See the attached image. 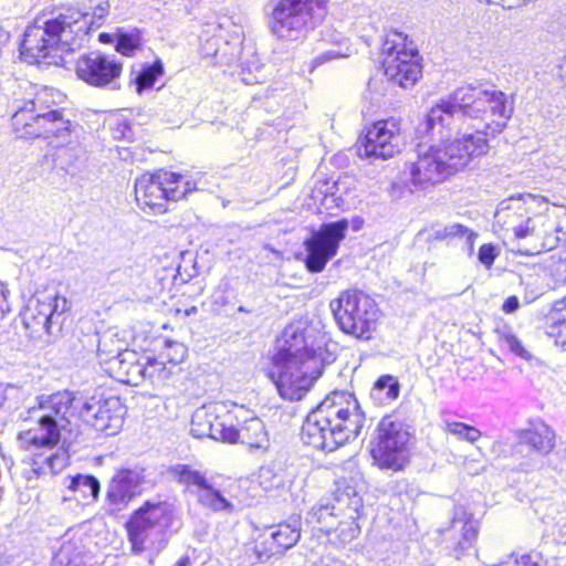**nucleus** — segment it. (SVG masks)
Returning <instances> with one entry per match:
<instances>
[{
	"label": "nucleus",
	"instance_id": "nucleus-1",
	"mask_svg": "<svg viewBox=\"0 0 566 566\" xmlns=\"http://www.w3.org/2000/svg\"><path fill=\"white\" fill-rule=\"evenodd\" d=\"M78 409L80 399L70 391H57L36 397L33 406L20 412L22 421L36 424L19 433L21 442L31 451L12 472L24 479L27 486L61 472L67 465L69 455L56 449V444L61 439L66 442L69 438L64 434L71 436L76 428Z\"/></svg>",
	"mask_w": 566,
	"mask_h": 566
},
{
	"label": "nucleus",
	"instance_id": "nucleus-2",
	"mask_svg": "<svg viewBox=\"0 0 566 566\" xmlns=\"http://www.w3.org/2000/svg\"><path fill=\"white\" fill-rule=\"evenodd\" d=\"M13 95L11 120L15 133L20 137L50 139L53 151L46 158H51L54 168L70 176L78 175L87 161L86 149L74 135L72 123L53 108L50 90H39L24 81Z\"/></svg>",
	"mask_w": 566,
	"mask_h": 566
},
{
	"label": "nucleus",
	"instance_id": "nucleus-3",
	"mask_svg": "<svg viewBox=\"0 0 566 566\" xmlns=\"http://www.w3.org/2000/svg\"><path fill=\"white\" fill-rule=\"evenodd\" d=\"M336 355L328 348L325 336L302 322L287 325L277 339V350L269 376L281 398L301 400L322 376L325 366Z\"/></svg>",
	"mask_w": 566,
	"mask_h": 566
},
{
	"label": "nucleus",
	"instance_id": "nucleus-4",
	"mask_svg": "<svg viewBox=\"0 0 566 566\" xmlns=\"http://www.w3.org/2000/svg\"><path fill=\"white\" fill-rule=\"evenodd\" d=\"M514 108L513 95L468 84L432 106L426 115L422 129L443 139L452 134L457 122L469 119L486 129L485 134L497 136L506 128Z\"/></svg>",
	"mask_w": 566,
	"mask_h": 566
},
{
	"label": "nucleus",
	"instance_id": "nucleus-5",
	"mask_svg": "<svg viewBox=\"0 0 566 566\" xmlns=\"http://www.w3.org/2000/svg\"><path fill=\"white\" fill-rule=\"evenodd\" d=\"M109 2L103 1L93 9L92 15L76 8H66L55 17L43 21L42 25L27 28L20 53L29 63L64 65V53L81 49L87 41L93 25L99 28L109 12Z\"/></svg>",
	"mask_w": 566,
	"mask_h": 566
},
{
	"label": "nucleus",
	"instance_id": "nucleus-6",
	"mask_svg": "<svg viewBox=\"0 0 566 566\" xmlns=\"http://www.w3.org/2000/svg\"><path fill=\"white\" fill-rule=\"evenodd\" d=\"M366 417L352 392L335 390L306 416L301 438L304 444L332 452L356 439Z\"/></svg>",
	"mask_w": 566,
	"mask_h": 566
},
{
	"label": "nucleus",
	"instance_id": "nucleus-7",
	"mask_svg": "<svg viewBox=\"0 0 566 566\" xmlns=\"http://www.w3.org/2000/svg\"><path fill=\"white\" fill-rule=\"evenodd\" d=\"M327 3L328 0H268V27L277 40L297 41L323 21Z\"/></svg>",
	"mask_w": 566,
	"mask_h": 566
},
{
	"label": "nucleus",
	"instance_id": "nucleus-8",
	"mask_svg": "<svg viewBox=\"0 0 566 566\" xmlns=\"http://www.w3.org/2000/svg\"><path fill=\"white\" fill-rule=\"evenodd\" d=\"M174 523V509L169 503L146 501L130 514L125 525L132 552L159 554L168 544Z\"/></svg>",
	"mask_w": 566,
	"mask_h": 566
},
{
	"label": "nucleus",
	"instance_id": "nucleus-9",
	"mask_svg": "<svg viewBox=\"0 0 566 566\" xmlns=\"http://www.w3.org/2000/svg\"><path fill=\"white\" fill-rule=\"evenodd\" d=\"M331 311L339 329L361 340H369L379 319L374 298L359 290H346L331 301Z\"/></svg>",
	"mask_w": 566,
	"mask_h": 566
},
{
	"label": "nucleus",
	"instance_id": "nucleus-10",
	"mask_svg": "<svg viewBox=\"0 0 566 566\" xmlns=\"http://www.w3.org/2000/svg\"><path fill=\"white\" fill-rule=\"evenodd\" d=\"M423 125L424 120L419 125L418 132L430 136L433 140L439 142V144L428 146L419 144L417 146L416 159L408 161L403 171V174L408 176L407 181L410 191L440 184L457 172L444 146V142L449 139L451 135L440 139L438 135L426 133L422 129Z\"/></svg>",
	"mask_w": 566,
	"mask_h": 566
},
{
	"label": "nucleus",
	"instance_id": "nucleus-11",
	"mask_svg": "<svg viewBox=\"0 0 566 566\" xmlns=\"http://www.w3.org/2000/svg\"><path fill=\"white\" fill-rule=\"evenodd\" d=\"M384 73L401 87L413 86L420 78L422 66L418 50L408 45V35L400 31L387 34L382 43Z\"/></svg>",
	"mask_w": 566,
	"mask_h": 566
},
{
	"label": "nucleus",
	"instance_id": "nucleus-12",
	"mask_svg": "<svg viewBox=\"0 0 566 566\" xmlns=\"http://www.w3.org/2000/svg\"><path fill=\"white\" fill-rule=\"evenodd\" d=\"M409 440L410 433L402 422L384 418L377 427L371 457L379 468L399 471L408 462Z\"/></svg>",
	"mask_w": 566,
	"mask_h": 566
},
{
	"label": "nucleus",
	"instance_id": "nucleus-13",
	"mask_svg": "<svg viewBox=\"0 0 566 566\" xmlns=\"http://www.w3.org/2000/svg\"><path fill=\"white\" fill-rule=\"evenodd\" d=\"M555 432L545 422L532 421L516 433L512 454L522 471H532L542 464V459L555 448Z\"/></svg>",
	"mask_w": 566,
	"mask_h": 566
},
{
	"label": "nucleus",
	"instance_id": "nucleus-14",
	"mask_svg": "<svg viewBox=\"0 0 566 566\" xmlns=\"http://www.w3.org/2000/svg\"><path fill=\"white\" fill-rule=\"evenodd\" d=\"M125 413L126 407L117 396L96 392L85 400L80 399L78 419L107 436L119 431Z\"/></svg>",
	"mask_w": 566,
	"mask_h": 566
},
{
	"label": "nucleus",
	"instance_id": "nucleus-15",
	"mask_svg": "<svg viewBox=\"0 0 566 566\" xmlns=\"http://www.w3.org/2000/svg\"><path fill=\"white\" fill-rule=\"evenodd\" d=\"M349 223L347 219L325 222L313 231L304 242L306 249L305 265L312 273L322 272L339 249L345 239Z\"/></svg>",
	"mask_w": 566,
	"mask_h": 566
},
{
	"label": "nucleus",
	"instance_id": "nucleus-16",
	"mask_svg": "<svg viewBox=\"0 0 566 566\" xmlns=\"http://www.w3.org/2000/svg\"><path fill=\"white\" fill-rule=\"evenodd\" d=\"M76 75L87 85L119 90L123 62L114 54L91 52L82 54L76 61Z\"/></svg>",
	"mask_w": 566,
	"mask_h": 566
},
{
	"label": "nucleus",
	"instance_id": "nucleus-17",
	"mask_svg": "<svg viewBox=\"0 0 566 566\" xmlns=\"http://www.w3.org/2000/svg\"><path fill=\"white\" fill-rule=\"evenodd\" d=\"M400 142L399 127L394 118L378 120L359 137L356 144L357 154L369 159L391 158L400 151Z\"/></svg>",
	"mask_w": 566,
	"mask_h": 566
},
{
	"label": "nucleus",
	"instance_id": "nucleus-18",
	"mask_svg": "<svg viewBox=\"0 0 566 566\" xmlns=\"http://www.w3.org/2000/svg\"><path fill=\"white\" fill-rule=\"evenodd\" d=\"M178 180L177 172L159 170L155 174H144L135 181V197L140 209L151 210L155 214L168 210L171 186Z\"/></svg>",
	"mask_w": 566,
	"mask_h": 566
},
{
	"label": "nucleus",
	"instance_id": "nucleus-19",
	"mask_svg": "<svg viewBox=\"0 0 566 566\" xmlns=\"http://www.w3.org/2000/svg\"><path fill=\"white\" fill-rule=\"evenodd\" d=\"M190 432L196 438H210L216 441H231L234 432L233 417L220 403L205 405L191 417Z\"/></svg>",
	"mask_w": 566,
	"mask_h": 566
},
{
	"label": "nucleus",
	"instance_id": "nucleus-20",
	"mask_svg": "<svg viewBox=\"0 0 566 566\" xmlns=\"http://www.w3.org/2000/svg\"><path fill=\"white\" fill-rule=\"evenodd\" d=\"M486 129L471 122L461 136L453 140L447 139L444 146L457 171L468 167L474 159L488 154L489 140L494 135L485 134Z\"/></svg>",
	"mask_w": 566,
	"mask_h": 566
},
{
	"label": "nucleus",
	"instance_id": "nucleus-21",
	"mask_svg": "<svg viewBox=\"0 0 566 566\" xmlns=\"http://www.w3.org/2000/svg\"><path fill=\"white\" fill-rule=\"evenodd\" d=\"M66 297L59 294H42L31 300L23 313V324L32 332L51 333L54 324L61 325L60 317L67 311Z\"/></svg>",
	"mask_w": 566,
	"mask_h": 566
},
{
	"label": "nucleus",
	"instance_id": "nucleus-22",
	"mask_svg": "<svg viewBox=\"0 0 566 566\" xmlns=\"http://www.w3.org/2000/svg\"><path fill=\"white\" fill-rule=\"evenodd\" d=\"M143 483L144 474L140 470H118L107 485L105 497L106 512L108 514H116L125 510L136 496L142 494Z\"/></svg>",
	"mask_w": 566,
	"mask_h": 566
},
{
	"label": "nucleus",
	"instance_id": "nucleus-23",
	"mask_svg": "<svg viewBox=\"0 0 566 566\" xmlns=\"http://www.w3.org/2000/svg\"><path fill=\"white\" fill-rule=\"evenodd\" d=\"M543 216L531 217L520 198H510L502 201L495 211V223L511 230L516 240L537 235V224Z\"/></svg>",
	"mask_w": 566,
	"mask_h": 566
},
{
	"label": "nucleus",
	"instance_id": "nucleus-24",
	"mask_svg": "<svg viewBox=\"0 0 566 566\" xmlns=\"http://www.w3.org/2000/svg\"><path fill=\"white\" fill-rule=\"evenodd\" d=\"M354 489L346 491L333 499H321L306 514V522L317 526L319 531L331 535L336 521L345 512L348 497L352 496Z\"/></svg>",
	"mask_w": 566,
	"mask_h": 566
},
{
	"label": "nucleus",
	"instance_id": "nucleus-25",
	"mask_svg": "<svg viewBox=\"0 0 566 566\" xmlns=\"http://www.w3.org/2000/svg\"><path fill=\"white\" fill-rule=\"evenodd\" d=\"M142 359L143 355L127 347L113 360H109L104 370L119 382L137 386L142 382Z\"/></svg>",
	"mask_w": 566,
	"mask_h": 566
},
{
	"label": "nucleus",
	"instance_id": "nucleus-26",
	"mask_svg": "<svg viewBox=\"0 0 566 566\" xmlns=\"http://www.w3.org/2000/svg\"><path fill=\"white\" fill-rule=\"evenodd\" d=\"M361 507V497L356 492H353L352 496L348 497L345 512L340 515L342 518L336 521L334 530H332L331 535H334V542H337L339 545H346L357 537L359 526L356 521L359 517Z\"/></svg>",
	"mask_w": 566,
	"mask_h": 566
},
{
	"label": "nucleus",
	"instance_id": "nucleus-27",
	"mask_svg": "<svg viewBox=\"0 0 566 566\" xmlns=\"http://www.w3.org/2000/svg\"><path fill=\"white\" fill-rule=\"evenodd\" d=\"M234 432L237 433V437L231 441H228V443H235L240 441L249 448L250 452L260 453L266 452L270 448V439L265 424L258 417L247 419L241 429H238L234 426Z\"/></svg>",
	"mask_w": 566,
	"mask_h": 566
},
{
	"label": "nucleus",
	"instance_id": "nucleus-28",
	"mask_svg": "<svg viewBox=\"0 0 566 566\" xmlns=\"http://www.w3.org/2000/svg\"><path fill=\"white\" fill-rule=\"evenodd\" d=\"M269 530L271 531L270 537L277 548L276 552L287 551L295 546L301 538V517L292 515Z\"/></svg>",
	"mask_w": 566,
	"mask_h": 566
},
{
	"label": "nucleus",
	"instance_id": "nucleus-29",
	"mask_svg": "<svg viewBox=\"0 0 566 566\" xmlns=\"http://www.w3.org/2000/svg\"><path fill=\"white\" fill-rule=\"evenodd\" d=\"M451 531L453 533H460L461 536L454 547L457 558H459L460 554H463L474 544L478 537V525L464 510L457 509L451 523Z\"/></svg>",
	"mask_w": 566,
	"mask_h": 566
},
{
	"label": "nucleus",
	"instance_id": "nucleus-30",
	"mask_svg": "<svg viewBox=\"0 0 566 566\" xmlns=\"http://www.w3.org/2000/svg\"><path fill=\"white\" fill-rule=\"evenodd\" d=\"M97 358L104 369L109 360L124 352L128 344L126 339L116 329L109 328L101 334H96Z\"/></svg>",
	"mask_w": 566,
	"mask_h": 566
},
{
	"label": "nucleus",
	"instance_id": "nucleus-31",
	"mask_svg": "<svg viewBox=\"0 0 566 566\" xmlns=\"http://www.w3.org/2000/svg\"><path fill=\"white\" fill-rule=\"evenodd\" d=\"M400 394V384L392 375L380 376L370 389V399L379 406H386L395 401Z\"/></svg>",
	"mask_w": 566,
	"mask_h": 566
},
{
	"label": "nucleus",
	"instance_id": "nucleus-32",
	"mask_svg": "<svg viewBox=\"0 0 566 566\" xmlns=\"http://www.w3.org/2000/svg\"><path fill=\"white\" fill-rule=\"evenodd\" d=\"M191 493L200 505L216 513H232L234 511L233 503L214 489L210 482L205 488L191 491Z\"/></svg>",
	"mask_w": 566,
	"mask_h": 566
},
{
	"label": "nucleus",
	"instance_id": "nucleus-33",
	"mask_svg": "<svg viewBox=\"0 0 566 566\" xmlns=\"http://www.w3.org/2000/svg\"><path fill=\"white\" fill-rule=\"evenodd\" d=\"M53 566H93L91 557L83 555L74 542H63L53 557Z\"/></svg>",
	"mask_w": 566,
	"mask_h": 566
},
{
	"label": "nucleus",
	"instance_id": "nucleus-34",
	"mask_svg": "<svg viewBox=\"0 0 566 566\" xmlns=\"http://www.w3.org/2000/svg\"><path fill=\"white\" fill-rule=\"evenodd\" d=\"M67 489L80 493L85 503H91L98 499L101 484L94 475L77 474L69 478Z\"/></svg>",
	"mask_w": 566,
	"mask_h": 566
},
{
	"label": "nucleus",
	"instance_id": "nucleus-35",
	"mask_svg": "<svg viewBox=\"0 0 566 566\" xmlns=\"http://www.w3.org/2000/svg\"><path fill=\"white\" fill-rule=\"evenodd\" d=\"M170 473L172 478L178 483L185 485L190 493L191 491L205 488L209 483L202 472L192 469L188 464H176L170 468Z\"/></svg>",
	"mask_w": 566,
	"mask_h": 566
},
{
	"label": "nucleus",
	"instance_id": "nucleus-36",
	"mask_svg": "<svg viewBox=\"0 0 566 566\" xmlns=\"http://www.w3.org/2000/svg\"><path fill=\"white\" fill-rule=\"evenodd\" d=\"M223 23L218 17H212L201 29L199 40L205 43L207 54L218 55L220 52L219 42L222 39Z\"/></svg>",
	"mask_w": 566,
	"mask_h": 566
},
{
	"label": "nucleus",
	"instance_id": "nucleus-37",
	"mask_svg": "<svg viewBox=\"0 0 566 566\" xmlns=\"http://www.w3.org/2000/svg\"><path fill=\"white\" fill-rule=\"evenodd\" d=\"M556 305L559 307L551 315L546 334L549 338L554 339L557 346L566 350V306L565 304H559V302Z\"/></svg>",
	"mask_w": 566,
	"mask_h": 566
},
{
	"label": "nucleus",
	"instance_id": "nucleus-38",
	"mask_svg": "<svg viewBox=\"0 0 566 566\" xmlns=\"http://www.w3.org/2000/svg\"><path fill=\"white\" fill-rule=\"evenodd\" d=\"M476 233L471 229L467 228L460 223H451L447 224L442 228H438L434 230V238L437 240H447L453 238H464L465 244L470 251L473 250L474 241L476 239Z\"/></svg>",
	"mask_w": 566,
	"mask_h": 566
},
{
	"label": "nucleus",
	"instance_id": "nucleus-39",
	"mask_svg": "<svg viewBox=\"0 0 566 566\" xmlns=\"http://www.w3.org/2000/svg\"><path fill=\"white\" fill-rule=\"evenodd\" d=\"M163 72L164 67L160 61L144 65L134 80L137 92L142 93L144 90L153 87Z\"/></svg>",
	"mask_w": 566,
	"mask_h": 566
},
{
	"label": "nucleus",
	"instance_id": "nucleus-40",
	"mask_svg": "<svg viewBox=\"0 0 566 566\" xmlns=\"http://www.w3.org/2000/svg\"><path fill=\"white\" fill-rule=\"evenodd\" d=\"M140 34L135 32H118L115 41V50L125 56H133L140 49Z\"/></svg>",
	"mask_w": 566,
	"mask_h": 566
},
{
	"label": "nucleus",
	"instance_id": "nucleus-41",
	"mask_svg": "<svg viewBox=\"0 0 566 566\" xmlns=\"http://www.w3.org/2000/svg\"><path fill=\"white\" fill-rule=\"evenodd\" d=\"M259 484L265 492L281 490L285 485L284 475L270 465L262 467L259 472Z\"/></svg>",
	"mask_w": 566,
	"mask_h": 566
},
{
	"label": "nucleus",
	"instance_id": "nucleus-42",
	"mask_svg": "<svg viewBox=\"0 0 566 566\" xmlns=\"http://www.w3.org/2000/svg\"><path fill=\"white\" fill-rule=\"evenodd\" d=\"M142 381L145 379H163L166 378L168 375V371L166 369V361L160 358L155 357H146L143 355L142 364Z\"/></svg>",
	"mask_w": 566,
	"mask_h": 566
},
{
	"label": "nucleus",
	"instance_id": "nucleus-43",
	"mask_svg": "<svg viewBox=\"0 0 566 566\" xmlns=\"http://www.w3.org/2000/svg\"><path fill=\"white\" fill-rule=\"evenodd\" d=\"M187 347L179 342L166 339L164 347L159 353V358L172 366L182 363L187 356Z\"/></svg>",
	"mask_w": 566,
	"mask_h": 566
},
{
	"label": "nucleus",
	"instance_id": "nucleus-44",
	"mask_svg": "<svg viewBox=\"0 0 566 566\" xmlns=\"http://www.w3.org/2000/svg\"><path fill=\"white\" fill-rule=\"evenodd\" d=\"M554 217L558 219L556 224L554 226V231L559 234H566V208H558L556 211H554ZM562 240L559 235L553 237L547 235L542 244V248H545L547 250H553L557 243Z\"/></svg>",
	"mask_w": 566,
	"mask_h": 566
},
{
	"label": "nucleus",
	"instance_id": "nucleus-45",
	"mask_svg": "<svg viewBox=\"0 0 566 566\" xmlns=\"http://www.w3.org/2000/svg\"><path fill=\"white\" fill-rule=\"evenodd\" d=\"M501 343L505 346L511 353L516 355L517 357L531 360V353L524 347L522 342L516 337L512 332H504L501 335Z\"/></svg>",
	"mask_w": 566,
	"mask_h": 566
},
{
	"label": "nucleus",
	"instance_id": "nucleus-46",
	"mask_svg": "<svg viewBox=\"0 0 566 566\" xmlns=\"http://www.w3.org/2000/svg\"><path fill=\"white\" fill-rule=\"evenodd\" d=\"M501 566H545L543 557L538 553L511 555Z\"/></svg>",
	"mask_w": 566,
	"mask_h": 566
},
{
	"label": "nucleus",
	"instance_id": "nucleus-47",
	"mask_svg": "<svg viewBox=\"0 0 566 566\" xmlns=\"http://www.w3.org/2000/svg\"><path fill=\"white\" fill-rule=\"evenodd\" d=\"M178 180L172 184L170 199L172 202H176L182 198H185L188 193L195 191L197 189L196 184L185 179V177L180 174H177Z\"/></svg>",
	"mask_w": 566,
	"mask_h": 566
},
{
	"label": "nucleus",
	"instance_id": "nucleus-48",
	"mask_svg": "<svg viewBox=\"0 0 566 566\" xmlns=\"http://www.w3.org/2000/svg\"><path fill=\"white\" fill-rule=\"evenodd\" d=\"M499 255L495 245L489 243V244H482L478 252V259L479 261L486 268L490 269L496 256Z\"/></svg>",
	"mask_w": 566,
	"mask_h": 566
},
{
	"label": "nucleus",
	"instance_id": "nucleus-49",
	"mask_svg": "<svg viewBox=\"0 0 566 566\" xmlns=\"http://www.w3.org/2000/svg\"><path fill=\"white\" fill-rule=\"evenodd\" d=\"M447 428L450 433L461 439H464L468 431V424L458 421L447 422Z\"/></svg>",
	"mask_w": 566,
	"mask_h": 566
},
{
	"label": "nucleus",
	"instance_id": "nucleus-50",
	"mask_svg": "<svg viewBox=\"0 0 566 566\" xmlns=\"http://www.w3.org/2000/svg\"><path fill=\"white\" fill-rule=\"evenodd\" d=\"M8 296L9 290L0 282V317L10 311Z\"/></svg>",
	"mask_w": 566,
	"mask_h": 566
},
{
	"label": "nucleus",
	"instance_id": "nucleus-51",
	"mask_svg": "<svg viewBox=\"0 0 566 566\" xmlns=\"http://www.w3.org/2000/svg\"><path fill=\"white\" fill-rule=\"evenodd\" d=\"M518 307H520V301H518V297L515 295L509 296L502 305V310L506 314L514 313L515 311H517Z\"/></svg>",
	"mask_w": 566,
	"mask_h": 566
},
{
	"label": "nucleus",
	"instance_id": "nucleus-52",
	"mask_svg": "<svg viewBox=\"0 0 566 566\" xmlns=\"http://www.w3.org/2000/svg\"><path fill=\"white\" fill-rule=\"evenodd\" d=\"M18 392V388L9 384L0 382V407L8 399L10 394Z\"/></svg>",
	"mask_w": 566,
	"mask_h": 566
},
{
	"label": "nucleus",
	"instance_id": "nucleus-53",
	"mask_svg": "<svg viewBox=\"0 0 566 566\" xmlns=\"http://www.w3.org/2000/svg\"><path fill=\"white\" fill-rule=\"evenodd\" d=\"M339 56H342V55L338 52H336V51H327V52H325L323 54L317 55L314 59V63H315V65L323 64V63H325L327 61H331L333 59H337Z\"/></svg>",
	"mask_w": 566,
	"mask_h": 566
},
{
	"label": "nucleus",
	"instance_id": "nucleus-54",
	"mask_svg": "<svg viewBox=\"0 0 566 566\" xmlns=\"http://www.w3.org/2000/svg\"><path fill=\"white\" fill-rule=\"evenodd\" d=\"M481 437V431L473 426L468 424V431L463 440L469 442H475Z\"/></svg>",
	"mask_w": 566,
	"mask_h": 566
},
{
	"label": "nucleus",
	"instance_id": "nucleus-55",
	"mask_svg": "<svg viewBox=\"0 0 566 566\" xmlns=\"http://www.w3.org/2000/svg\"><path fill=\"white\" fill-rule=\"evenodd\" d=\"M1 566H33L30 560L22 559V560H9L7 557H2L0 559Z\"/></svg>",
	"mask_w": 566,
	"mask_h": 566
},
{
	"label": "nucleus",
	"instance_id": "nucleus-56",
	"mask_svg": "<svg viewBox=\"0 0 566 566\" xmlns=\"http://www.w3.org/2000/svg\"><path fill=\"white\" fill-rule=\"evenodd\" d=\"M558 76L560 77V80L564 82L565 86H566V56H565V60L559 64L558 66Z\"/></svg>",
	"mask_w": 566,
	"mask_h": 566
},
{
	"label": "nucleus",
	"instance_id": "nucleus-57",
	"mask_svg": "<svg viewBox=\"0 0 566 566\" xmlns=\"http://www.w3.org/2000/svg\"><path fill=\"white\" fill-rule=\"evenodd\" d=\"M517 252L521 253V254H524V255H534V254H538L541 252V249H537V248H534V249H522V248H518Z\"/></svg>",
	"mask_w": 566,
	"mask_h": 566
},
{
	"label": "nucleus",
	"instance_id": "nucleus-58",
	"mask_svg": "<svg viewBox=\"0 0 566 566\" xmlns=\"http://www.w3.org/2000/svg\"><path fill=\"white\" fill-rule=\"evenodd\" d=\"M189 563H190L189 557L188 556H184V557L178 559V562L176 563L175 566H188Z\"/></svg>",
	"mask_w": 566,
	"mask_h": 566
},
{
	"label": "nucleus",
	"instance_id": "nucleus-59",
	"mask_svg": "<svg viewBox=\"0 0 566 566\" xmlns=\"http://www.w3.org/2000/svg\"><path fill=\"white\" fill-rule=\"evenodd\" d=\"M361 224H363L361 219L357 218V219L353 220V229L355 231H358L360 229Z\"/></svg>",
	"mask_w": 566,
	"mask_h": 566
},
{
	"label": "nucleus",
	"instance_id": "nucleus-60",
	"mask_svg": "<svg viewBox=\"0 0 566 566\" xmlns=\"http://www.w3.org/2000/svg\"><path fill=\"white\" fill-rule=\"evenodd\" d=\"M109 38H111V34H108V33H101L99 34V41L101 42H107L109 40Z\"/></svg>",
	"mask_w": 566,
	"mask_h": 566
},
{
	"label": "nucleus",
	"instance_id": "nucleus-61",
	"mask_svg": "<svg viewBox=\"0 0 566 566\" xmlns=\"http://www.w3.org/2000/svg\"><path fill=\"white\" fill-rule=\"evenodd\" d=\"M237 51H238L237 53H232V56H233L232 59L241 61V55H240L241 54V50L238 49Z\"/></svg>",
	"mask_w": 566,
	"mask_h": 566
},
{
	"label": "nucleus",
	"instance_id": "nucleus-62",
	"mask_svg": "<svg viewBox=\"0 0 566 566\" xmlns=\"http://www.w3.org/2000/svg\"><path fill=\"white\" fill-rule=\"evenodd\" d=\"M327 566H344V563L342 560H333L332 564Z\"/></svg>",
	"mask_w": 566,
	"mask_h": 566
},
{
	"label": "nucleus",
	"instance_id": "nucleus-63",
	"mask_svg": "<svg viewBox=\"0 0 566 566\" xmlns=\"http://www.w3.org/2000/svg\"><path fill=\"white\" fill-rule=\"evenodd\" d=\"M560 260H562V262H563V264H564V266H565V271H566V251H565V255H564V256H560ZM564 280H566V274H565Z\"/></svg>",
	"mask_w": 566,
	"mask_h": 566
},
{
	"label": "nucleus",
	"instance_id": "nucleus-64",
	"mask_svg": "<svg viewBox=\"0 0 566 566\" xmlns=\"http://www.w3.org/2000/svg\"><path fill=\"white\" fill-rule=\"evenodd\" d=\"M376 566H389V565H387L386 563L381 562V563L376 564Z\"/></svg>",
	"mask_w": 566,
	"mask_h": 566
}]
</instances>
